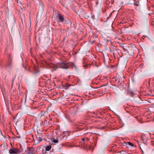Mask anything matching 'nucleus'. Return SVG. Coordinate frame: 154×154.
<instances>
[{"label":"nucleus","instance_id":"nucleus-8","mask_svg":"<svg viewBox=\"0 0 154 154\" xmlns=\"http://www.w3.org/2000/svg\"><path fill=\"white\" fill-rule=\"evenodd\" d=\"M51 141L53 144H55L56 143H58V140L57 139H55L53 137L51 138Z\"/></svg>","mask_w":154,"mask_h":154},{"label":"nucleus","instance_id":"nucleus-14","mask_svg":"<svg viewBox=\"0 0 154 154\" xmlns=\"http://www.w3.org/2000/svg\"><path fill=\"white\" fill-rule=\"evenodd\" d=\"M119 152L120 153L122 154H125L126 153L125 151L124 150H122Z\"/></svg>","mask_w":154,"mask_h":154},{"label":"nucleus","instance_id":"nucleus-17","mask_svg":"<svg viewBox=\"0 0 154 154\" xmlns=\"http://www.w3.org/2000/svg\"><path fill=\"white\" fill-rule=\"evenodd\" d=\"M91 17L93 19L94 17V15H92L91 16Z\"/></svg>","mask_w":154,"mask_h":154},{"label":"nucleus","instance_id":"nucleus-9","mask_svg":"<svg viewBox=\"0 0 154 154\" xmlns=\"http://www.w3.org/2000/svg\"><path fill=\"white\" fill-rule=\"evenodd\" d=\"M141 140L143 141V142L145 143L146 142L147 140V137L145 136H142L141 138Z\"/></svg>","mask_w":154,"mask_h":154},{"label":"nucleus","instance_id":"nucleus-3","mask_svg":"<svg viewBox=\"0 0 154 154\" xmlns=\"http://www.w3.org/2000/svg\"><path fill=\"white\" fill-rule=\"evenodd\" d=\"M85 13L84 10L82 9H80L78 12V14L79 16H82Z\"/></svg>","mask_w":154,"mask_h":154},{"label":"nucleus","instance_id":"nucleus-1","mask_svg":"<svg viewBox=\"0 0 154 154\" xmlns=\"http://www.w3.org/2000/svg\"><path fill=\"white\" fill-rule=\"evenodd\" d=\"M57 66L58 68L67 69L69 68V66L67 63H57Z\"/></svg>","mask_w":154,"mask_h":154},{"label":"nucleus","instance_id":"nucleus-13","mask_svg":"<svg viewBox=\"0 0 154 154\" xmlns=\"http://www.w3.org/2000/svg\"><path fill=\"white\" fill-rule=\"evenodd\" d=\"M61 137V135L59 134L57 136L56 139H57L58 140Z\"/></svg>","mask_w":154,"mask_h":154},{"label":"nucleus","instance_id":"nucleus-18","mask_svg":"<svg viewBox=\"0 0 154 154\" xmlns=\"http://www.w3.org/2000/svg\"><path fill=\"white\" fill-rule=\"evenodd\" d=\"M87 66L86 65H84V66H83L84 67H87Z\"/></svg>","mask_w":154,"mask_h":154},{"label":"nucleus","instance_id":"nucleus-19","mask_svg":"<svg viewBox=\"0 0 154 154\" xmlns=\"http://www.w3.org/2000/svg\"><path fill=\"white\" fill-rule=\"evenodd\" d=\"M4 146V145H2L1 146H0V147H2V146Z\"/></svg>","mask_w":154,"mask_h":154},{"label":"nucleus","instance_id":"nucleus-7","mask_svg":"<svg viewBox=\"0 0 154 154\" xmlns=\"http://www.w3.org/2000/svg\"><path fill=\"white\" fill-rule=\"evenodd\" d=\"M50 66L54 71L56 70L57 68H58V66H57V65H51Z\"/></svg>","mask_w":154,"mask_h":154},{"label":"nucleus","instance_id":"nucleus-16","mask_svg":"<svg viewBox=\"0 0 154 154\" xmlns=\"http://www.w3.org/2000/svg\"><path fill=\"white\" fill-rule=\"evenodd\" d=\"M64 144H60V147L61 148L63 146H64Z\"/></svg>","mask_w":154,"mask_h":154},{"label":"nucleus","instance_id":"nucleus-20","mask_svg":"<svg viewBox=\"0 0 154 154\" xmlns=\"http://www.w3.org/2000/svg\"><path fill=\"white\" fill-rule=\"evenodd\" d=\"M89 139H88V138H86V140H88Z\"/></svg>","mask_w":154,"mask_h":154},{"label":"nucleus","instance_id":"nucleus-6","mask_svg":"<svg viewBox=\"0 0 154 154\" xmlns=\"http://www.w3.org/2000/svg\"><path fill=\"white\" fill-rule=\"evenodd\" d=\"M36 151L35 150L33 149L32 148H30L28 151V153L33 154L36 152Z\"/></svg>","mask_w":154,"mask_h":154},{"label":"nucleus","instance_id":"nucleus-11","mask_svg":"<svg viewBox=\"0 0 154 154\" xmlns=\"http://www.w3.org/2000/svg\"><path fill=\"white\" fill-rule=\"evenodd\" d=\"M72 85L69 84H66L65 86V89L67 90L69 88V87Z\"/></svg>","mask_w":154,"mask_h":154},{"label":"nucleus","instance_id":"nucleus-12","mask_svg":"<svg viewBox=\"0 0 154 154\" xmlns=\"http://www.w3.org/2000/svg\"><path fill=\"white\" fill-rule=\"evenodd\" d=\"M136 2H134V6H139V4H138L139 3V1H137L135 0Z\"/></svg>","mask_w":154,"mask_h":154},{"label":"nucleus","instance_id":"nucleus-15","mask_svg":"<svg viewBox=\"0 0 154 154\" xmlns=\"http://www.w3.org/2000/svg\"><path fill=\"white\" fill-rule=\"evenodd\" d=\"M128 144L131 146H133V144L131 142H128Z\"/></svg>","mask_w":154,"mask_h":154},{"label":"nucleus","instance_id":"nucleus-5","mask_svg":"<svg viewBox=\"0 0 154 154\" xmlns=\"http://www.w3.org/2000/svg\"><path fill=\"white\" fill-rule=\"evenodd\" d=\"M85 138H83L80 142V145L83 147H85Z\"/></svg>","mask_w":154,"mask_h":154},{"label":"nucleus","instance_id":"nucleus-2","mask_svg":"<svg viewBox=\"0 0 154 154\" xmlns=\"http://www.w3.org/2000/svg\"><path fill=\"white\" fill-rule=\"evenodd\" d=\"M19 152V151L18 149L14 148H13L10 149L9 150V153L11 154L18 153Z\"/></svg>","mask_w":154,"mask_h":154},{"label":"nucleus","instance_id":"nucleus-10","mask_svg":"<svg viewBox=\"0 0 154 154\" xmlns=\"http://www.w3.org/2000/svg\"><path fill=\"white\" fill-rule=\"evenodd\" d=\"M51 148V145L47 146L45 148V150L46 151H49L50 150Z\"/></svg>","mask_w":154,"mask_h":154},{"label":"nucleus","instance_id":"nucleus-4","mask_svg":"<svg viewBox=\"0 0 154 154\" xmlns=\"http://www.w3.org/2000/svg\"><path fill=\"white\" fill-rule=\"evenodd\" d=\"M58 18L60 22H63L64 21V17L63 15H62L59 14Z\"/></svg>","mask_w":154,"mask_h":154}]
</instances>
